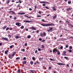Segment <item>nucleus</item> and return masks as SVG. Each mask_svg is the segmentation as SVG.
Wrapping results in <instances>:
<instances>
[{
	"instance_id": "a211bd4d",
	"label": "nucleus",
	"mask_w": 73,
	"mask_h": 73,
	"mask_svg": "<svg viewBox=\"0 0 73 73\" xmlns=\"http://www.w3.org/2000/svg\"><path fill=\"white\" fill-rule=\"evenodd\" d=\"M49 28L50 29V30L52 31V29H53V27H49Z\"/></svg>"
},
{
	"instance_id": "4d7b16f0",
	"label": "nucleus",
	"mask_w": 73,
	"mask_h": 73,
	"mask_svg": "<svg viewBox=\"0 0 73 73\" xmlns=\"http://www.w3.org/2000/svg\"><path fill=\"white\" fill-rule=\"evenodd\" d=\"M52 68V67L51 66H50L49 67L48 69H50Z\"/></svg>"
},
{
	"instance_id": "72a5a7b5",
	"label": "nucleus",
	"mask_w": 73,
	"mask_h": 73,
	"mask_svg": "<svg viewBox=\"0 0 73 73\" xmlns=\"http://www.w3.org/2000/svg\"><path fill=\"white\" fill-rule=\"evenodd\" d=\"M18 72H19V73H20V69H19L18 70Z\"/></svg>"
},
{
	"instance_id": "4c0bfd02",
	"label": "nucleus",
	"mask_w": 73,
	"mask_h": 73,
	"mask_svg": "<svg viewBox=\"0 0 73 73\" xmlns=\"http://www.w3.org/2000/svg\"><path fill=\"white\" fill-rule=\"evenodd\" d=\"M37 17H41V15H37Z\"/></svg>"
},
{
	"instance_id": "6e6d98bb",
	"label": "nucleus",
	"mask_w": 73,
	"mask_h": 73,
	"mask_svg": "<svg viewBox=\"0 0 73 73\" xmlns=\"http://www.w3.org/2000/svg\"><path fill=\"white\" fill-rule=\"evenodd\" d=\"M37 50H36L35 51V53H37Z\"/></svg>"
},
{
	"instance_id": "37998d69",
	"label": "nucleus",
	"mask_w": 73,
	"mask_h": 73,
	"mask_svg": "<svg viewBox=\"0 0 73 73\" xmlns=\"http://www.w3.org/2000/svg\"><path fill=\"white\" fill-rule=\"evenodd\" d=\"M9 29V28L7 27L6 29V31H8V29Z\"/></svg>"
},
{
	"instance_id": "a19ab883",
	"label": "nucleus",
	"mask_w": 73,
	"mask_h": 73,
	"mask_svg": "<svg viewBox=\"0 0 73 73\" xmlns=\"http://www.w3.org/2000/svg\"><path fill=\"white\" fill-rule=\"evenodd\" d=\"M45 40H42V42H45Z\"/></svg>"
},
{
	"instance_id": "c85d7f7f",
	"label": "nucleus",
	"mask_w": 73,
	"mask_h": 73,
	"mask_svg": "<svg viewBox=\"0 0 73 73\" xmlns=\"http://www.w3.org/2000/svg\"><path fill=\"white\" fill-rule=\"evenodd\" d=\"M69 48L70 49V50H71V49H72V46H70Z\"/></svg>"
},
{
	"instance_id": "864d4df0",
	"label": "nucleus",
	"mask_w": 73,
	"mask_h": 73,
	"mask_svg": "<svg viewBox=\"0 0 73 73\" xmlns=\"http://www.w3.org/2000/svg\"><path fill=\"white\" fill-rule=\"evenodd\" d=\"M68 4H70L71 3V2L70 1H69L68 2Z\"/></svg>"
},
{
	"instance_id": "20e7f679",
	"label": "nucleus",
	"mask_w": 73,
	"mask_h": 73,
	"mask_svg": "<svg viewBox=\"0 0 73 73\" xmlns=\"http://www.w3.org/2000/svg\"><path fill=\"white\" fill-rule=\"evenodd\" d=\"M42 26H43V27H48V24H41Z\"/></svg>"
},
{
	"instance_id": "9b49d317",
	"label": "nucleus",
	"mask_w": 73,
	"mask_h": 73,
	"mask_svg": "<svg viewBox=\"0 0 73 73\" xmlns=\"http://www.w3.org/2000/svg\"><path fill=\"white\" fill-rule=\"evenodd\" d=\"M53 19L54 20H55V19L56 18V17H57V15H55L53 17Z\"/></svg>"
},
{
	"instance_id": "680f3d73",
	"label": "nucleus",
	"mask_w": 73,
	"mask_h": 73,
	"mask_svg": "<svg viewBox=\"0 0 73 73\" xmlns=\"http://www.w3.org/2000/svg\"><path fill=\"white\" fill-rule=\"evenodd\" d=\"M25 46H27V43H25Z\"/></svg>"
},
{
	"instance_id": "bb28decb",
	"label": "nucleus",
	"mask_w": 73,
	"mask_h": 73,
	"mask_svg": "<svg viewBox=\"0 0 73 73\" xmlns=\"http://www.w3.org/2000/svg\"><path fill=\"white\" fill-rule=\"evenodd\" d=\"M26 63H27V62H26V61H25L23 62V64H24V65L25 64H26Z\"/></svg>"
},
{
	"instance_id": "e2e57ef3",
	"label": "nucleus",
	"mask_w": 73,
	"mask_h": 73,
	"mask_svg": "<svg viewBox=\"0 0 73 73\" xmlns=\"http://www.w3.org/2000/svg\"><path fill=\"white\" fill-rule=\"evenodd\" d=\"M39 13L40 14H41V12L40 11H39Z\"/></svg>"
},
{
	"instance_id": "39448f33",
	"label": "nucleus",
	"mask_w": 73,
	"mask_h": 73,
	"mask_svg": "<svg viewBox=\"0 0 73 73\" xmlns=\"http://www.w3.org/2000/svg\"><path fill=\"white\" fill-rule=\"evenodd\" d=\"M57 64H58L59 65H65V64H63L61 63H57Z\"/></svg>"
},
{
	"instance_id": "f704fd0d",
	"label": "nucleus",
	"mask_w": 73,
	"mask_h": 73,
	"mask_svg": "<svg viewBox=\"0 0 73 73\" xmlns=\"http://www.w3.org/2000/svg\"><path fill=\"white\" fill-rule=\"evenodd\" d=\"M8 52V51H5V54H7V52Z\"/></svg>"
},
{
	"instance_id": "2f4dec72",
	"label": "nucleus",
	"mask_w": 73,
	"mask_h": 73,
	"mask_svg": "<svg viewBox=\"0 0 73 73\" xmlns=\"http://www.w3.org/2000/svg\"><path fill=\"white\" fill-rule=\"evenodd\" d=\"M64 58H66V59H69V58L66 56L64 57Z\"/></svg>"
},
{
	"instance_id": "4be33fe9",
	"label": "nucleus",
	"mask_w": 73,
	"mask_h": 73,
	"mask_svg": "<svg viewBox=\"0 0 73 73\" xmlns=\"http://www.w3.org/2000/svg\"><path fill=\"white\" fill-rule=\"evenodd\" d=\"M57 53L58 55H60V51L58 50Z\"/></svg>"
},
{
	"instance_id": "5fc2aeb1",
	"label": "nucleus",
	"mask_w": 73,
	"mask_h": 73,
	"mask_svg": "<svg viewBox=\"0 0 73 73\" xmlns=\"http://www.w3.org/2000/svg\"><path fill=\"white\" fill-rule=\"evenodd\" d=\"M39 41H41V40H42V39L41 38H39Z\"/></svg>"
},
{
	"instance_id": "ea45409f",
	"label": "nucleus",
	"mask_w": 73,
	"mask_h": 73,
	"mask_svg": "<svg viewBox=\"0 0 73 73\" xmlns=\"http://www.w3.org/2000/svg\"><path fill=\"white\" fill-rule=\"evenodd\" d=\"M45 8H46V9H49V7H47V6H45Z\"/></svg>"
},
{
	"instance_id": "2eb2a0df",
	"label": "nucleus",
	"mask_w": 73,
	"mask_h": 73,
	"mask_svg": "<svg viewBox=\"0 0 73 73\" xmlns=\"http://www.w3.org/2000/svg\"><path fill=\"white\" fill-rule=\"evenodd\" d=\"M14 45H11L10 46V49H12V48H14Z\"/></svg>"
},
{
	"instance_id": "c9c22d12",
	"label": "nucleus",
	"mask_w": 73,
	"mask_h": 73,
	"mask_svg": "<svg viewBox=\"0 0 73 73\" xmlns=\"http://www.w3.org/2000/svg\"><path fill=\"white\" fill-rule=\"evenodd\" d=\"M32 60H35V57H32Z\"/></svg>"
},
{
	"instance_id": "423d86ee",
	"label": "nucleus",
	"mask_w": 73,
	"mask_h": 73,
	"mask_svg": "<svg viewBox=\"0 0 73 73\" xmlns=\"http://www.w3.org/2000/svg\"><path fill=\"white\" fill-rule=\"evenodd\" d=\"M54 24L52 23L51 24H48V26H54Z\"/></svg>"
},
{
	"instance_id": "9d476101",
	"label": "nucleus",
	"mask_w": 73,
	"mask_h": 73,
	"mask_svg": "<svg viewBox=\"0 0 73 73\" xmlns=\"http://www.w3.org/2000/svg\"><path fill=\"white\" fill-rule=\"evenodd\" d=\"M30 73H35V70H30Z\"/></svg>"
},
{
	"instance_id": "603ef678",
	"label": "nucleus",
	"mask_w": 73,
	"mask_h": 73,
	"mask_svg": "<svg viewBox=\"0 0 73 73\" xmlns=\"http://www.w3.org/2000/svg\"><path fill=\"white\" fill-rule=\"evenodd\" d=\"M25 13H21V15H25Z\"/></svg>"
},
{
	"instance_id": "a878e982",
	"label": "nucleus",
	"mask_w": 73,
	"mask_h": 73,
	"mask_svg": "<svg viewBox=\"0 0 73 73\" xmlns=\"http://www.w3.org/2000/svg\"><path fill=\"white\" fill-rule=\"evenodd\" d=\"M33 62L32 61H31L30 62V64L31 65H33Z\"/></svg>"
},
{
	"instance_id": "052dcab7",
	"label": "nucleus",
	"mask_w": 73,
	"mask_h": 73,
	"mask_svg": "<svg viewBox=\"0 0 73 73\" xmlns=\"http://www.w3.org/2000/svg\"><path fill=\"white\" fill-rule=\"evenodd\" d=\"M66 48H68V45H66Z\"/></svg>"
},
{
	"instance_id": "6ab92c4d",
	"label": "nucleus",
	"mask_w": 73,
	"mask_h": 73,
	"mask_svg": "<svg viewBox=\"0 0 73 73\" xmlns=\"http://www.w3.org/2000/svg\"><path fill=\"white\" fill-rule=\"evenodd\" d=\"M32 29H33V30H36V28H35V27H33L31 28Z\"/></svg>"
},
{
	"instance_id": "a18cd8bd",
	"label": "nucleus",
	"mask_w": 73,
	"mask_h": 73,
	"mask_svg": "<svg viewBox=\"0 0 73 73\" xmlns=\"http://www.w3.org/2000/svg\"><path fill=\"white\" fill-rule=\"evenodd\" d=\"M21 51H23L24 52H25V49H22L21 50Z\"/></svg>"
},
{
	"instance_id": "09e8293b",
	"label": "nucleus",
	"mask_w": 73,
	"mask_h": 73,
	"mask_svg": "<svg viewBox=\"0 0 73 73\" xmlns=\"http://www.w3.org/2000/svg\"><path fill=\"white\" fill-rule=\"evenodd\" d=\"M20 57H18L16 58V60H19V59H20Z\"/></svg>"
},
{
	"instance_id": "7c9ffc66",
	"label": "nucleus",
	"mask_w": 73,
	"mask_h": 73,
	"mask_svg": "<svg viewBox=\"0 0 73 73\" xmlns=\"http://www.w3.org/2000/svg\"><path fill=\"white\" fill-rule=\"evenodd\" d=\"M66 51H64L63 52V54H66Z\"/></svg>"
},
{
	"instance_id": "f03ea898",
	"label": "nucleus",
	"mask_w": 73,
	"mask_h": 73,
	"mask_svg": "<svg viewBox=\"0 0 73 73\" xmlns=\"http://www.w3.org/2000/svg\"><path fill=\"white\" fill-rule=\"evenodd\" d=\"M58 51V50L56 48H55L53 49V53H56Z\"/></svg>"
},
{
	"instance_id": "49530a36",
	"label": "nucleus",
	"mask_w": 73,
	"mask_h": 73,
	"mask_svg": "<svg viewBox=\"0 0 73 73\" xmlns=\"http://www.w3.org/2000/svg\"><path fill=\"white\" fill-rule=\"evenodd\" d=\"M41 36V37H42V36H44V34H41L40 35Z\"/></svg>"
},
{
	"instance_id": "412c9836",
	"label": "nucleus",
	"mask_w": 73,
	"mask_h": 73,
	"mask_svg": "<svg viewBox=\"0 0 73 73\" xmlns=\"http://www.w3.org/2000/svg\"><path fill=\"white\" fill-rule=\"evenodd\" d=\"M7 26L5 25V26H4L3 28H2V29H5V28H7Z\"/></svg>"
},
{
	"instance_id": "79ce46f5",
	"label": "nucleus",
	"mask_w": 73,
	"mask_h": 73,
	"mask_svg": "<svg viewBox=\"0 0 73 73\" xmlns=\"http://www.w3.org/2000/svg\"><path fill=\"white\" fill-rule=\"evenodd\" d=\"M42 22H43V21H44V22L45 23V21H44V19H42Z\"/></svg>"
},
{
	"instance_id": "473e14b6",
	"label": "nucleus",
	"mask_w": 73,
	"mask_h": 73,
	"mask_svg": "<svg viewBox=\"0 0 73 73\" xmlns=\"http://www.w3.org/2000/svg\"><path fill=\"white\" fill-rule=\"evenodd\" d=\"M50 61H54V59H53L52 58H50Z\"/></svg>"
},
{
	"instance_id": "c756f323",
	"label": "nucleus",
	"mask_w": 73,
	"mask_h": 73,
	"mask_svg": "<svg viewBox=\"0 0 73 73\" xmlns=\"http://www.w3.org/2000/svg\"><path fill=\"white\" fill-rule=\"evenodd\" d=\"M21 29H24V27L23 26H22L21 27Z\"/></svg>"
},
{
	"instance_id": "0eeeda50",
	"label": "nucleus",
	"mask_w": 73,
	"mask_h": 73,
	"mask_svg": "<svg viewBox=\"0 0 73 73\" xmlns=\"http://www.w3.org/2000/svg\"><path fill=\"white\" fill-rule=\"evenodd\" d=\"M24 22H25V23H31L32 22V21H25V20H24L23 21Z\"/></svg>"
},
{
	"instance_id": "cd10ccee",
	"label": "nucleus",
	"mask_w": 73,
	"mask_h": 73,
	"mask_svg": "<svg viewBox=\"0 0 73 73\" xmlns=\"http://www.w3.org/2000/svg\"><path fill=\"white\" fill-rule=\"evenodd\" d=\"M68 52H69V53H71V52H72V50H68Z\"/></svg>"
},
{
	"instance_id": "6e6552de",
	"label": "nucleus",
	"mask_w": 73,
	"mask_h": 73,
	"mask_svg": "<svg viewBox=\"0 0 73 73\" xmlns=\"http://www.w3.org/2000/svg\"><path fill=\"white\" fill-rule=\"evenodd\" d=\"M15 38L16 39H18V38H21V36H15Z\"/></svg>"
},
{
	"instance_id": "bf43d9fd",
	"label": "nucleus",
	"mask_w": 73,
	"mask_h": 73,
	"mask_svg": "<svg viewBox=\"0 0 73 73\" xmlns=\"http://www.w3.org/2000/svg\"><path fill=\"white\" fill-rule=\"evenodd\" d=\"M14 20H16V17H15L14 18Z\"/></svg>"
},
{
	"instance_id": "de8ad7c7",
	"label": "nucleus",
	"mask_w": 73,
	"mask_h": 73,
	"mask_svg": "<svg viewBox=\"0 0 73 73\" xmlns=\"http://www.w3.org/2000/svg\"><path fill=\"white\" fill-rule=\"evenodd\" d=\"M8 36L10 38V37H11V35H8Z\"/></svg>"
},
{
	"instance_id": "0e129e2a",
	"label": "nucleus",
	"mask_w": 73,
	"mask_h": 73,
	"mask_svg": "<svg viewBox=\"0 0 73 73\" xmlns=\"http://www.w3.org/2000/svg\"><path fill=\"white\" fill-rule=\"evenodd\" d=\"M29 10L30 11H32V9L30 8L29 9Z\"/></svg>"
},
{
	"instance_id": "dca6fc26",
	"label": "nucleus",
	"mask_w": 73,
	"mask_h": 73,
	"mask_svg": "<svg viewBox=\"0 0 73 73\" xmlns=\"http://www.w3.org/2000/svg\"><path fill=\"white\" fill-rule=\"evenodd\" d=\"M24 16H25V17H27V18H29V19H31V17H28V16H27L26 15H25Z\"/></svg>"
},
{
	"instance_id": "f8f14e48",
	"label": "nucleus",
	"mask_w": 73,
	"mask_h": 73,
	"mask_svg": "<svg viewBox=\"0 0 73 73\" xmlns=\"http://www.w3.org/2000/svg\"><path fill=\"white\" fill-rule=\"evenodd\" d=\"M8 56L9 58H12V57H13V56H12V55L9 54V55Z\"/></svg>"
},
{
	"instance_id": "13d9d810",
	"label": "nucleus",
	"mask_w": 73,
	"mask_h": 73,
	"mask_svg": "<svg viewBox=\"0 0 73 73\" xmlns=\"http://www.w3.org/2000/svg\"><path fill=\"white\" fill-rule=\"evenodd\" d=\"M26 60V58L25 57L23 58V60Z\"/></svg>"
},
{
	"instance_id": "774afa93",
	"label": "nucleus",
	"mask_w": 73,
	"mask_h": 73,
	"mask_svg": "<svg viewBox=\"0 0 73 73\" xmlns=\"http://www.w3.org/2000/svg\"><path fill=\"white\" fill-rule=\"evenodd\" d=\"M70 38H72V39H73V36H71Z\"/></svg>"
},
{
	"instance_id": "69168bd1",
	"label": "nucleus",
	"mask_w": 73,
	"mask_h": 73,
	"mask_svg": "<svg viewBox=\"0 0 73 73\" xmlns=\"http://www.w3.org/2000/svg\"><path fill=\"white\" fill-rule=\"evenodd\" d=\"M38 32H39V31L38 30L36 31V33H38Z\"/></svg>"
},
{
	"instance_id": "7ed1b4c3",
	"label": "nucleus",
	"mask_w": 73,
	"mask_h": 73,
	"mask_svg": "<svg viewBox=\"0 0 73 73\" xmlns=\"http://www.w3.org/2000/svg\"><path fill=\"white\" fill-rule=\"evenodd\" d=\"M16 25H18V27H20L21 25V23H16Z\"/></svg>"
},
{
	"instance_id": "f3484780",
	"label": "nucleus",
	"mask_w": 73,
	"mask_h": 73,
	"mask_svg": "<svg viewBox=\"0 0 73 73\" xmlns=\"http://www.w3.org/2000/svg\"><path fill=\"white\" fill-rule=\"evenodd\" d=\"M16 54V52H14L13 54L12 55L13 56H15V54Z\"/></svg>"
},
{
	"instance_id": "393cba45",
	"label": "nucleus",
	"mask_w": 73,
	"mask_h": 73,
	"mask_svg": "<svg viewBox=\"0 0 73 73\" xmlns=\"http://www.w3.org/2000/svg\"><path fill=\"white\" fill-rule=\"evenodd\" d=\"M10 0H8L7 1V4H9V2H10Z\"/></svg>"
},
{
	"instance_id": "338daca9",
	"label": "nucleus",
	"mask_w": 73,
	"mask_h": 73,
	"mask_svg": "<svg viewBox=\"0 0 73 73\" xmlns=\"http://www.w3.org/2000/svg\"><path fill=\"white\" fill-rule=\"evenodd\" d=\"M66 23H69V21H66Z\"/></svg>"
},
{
	"instance_id": "3c124183",
	"label": "nucleus",
	"mask_w": 73,
	"mask_h": 73,
	"mask_svg": "<svg viewBox=\"0 0 73 73\" xmlns=\"http://www.w3.org/2000/svg\"><path fill=\"white\" fill-rule=\"evenodd\" d=\"M35 9H36V8H37V6H36V5H35Z\"/></svg>"
},
{
	"instance_id": "8fccbe9b",
	"label": "nucleus",
	"mask_w": 73,
	"mask_h": 73,
	"mask_svg": "<svg viewBox=\"0 0 73 73\" xmlns=\"http://www.w3.org/2000/svg\"><path fill=\"white\" fill-rule=\"evenodd\" d=\"M63 48V46H61L60 47V49H62Z\"/></svg>"
},
{
	"instance_id": "58836bf2",
	"label": "nucleus",
	"mask_w": 73,
	"mask_h": 73,
	"mask_svg": "<svg viewBox=\"0 0 73 73\" xmlns=\"http://www.w3.org/2000/svg\"><path fill=\"white\" fill-rule=\"evenodd\" d=\"M41 46H42V48H44V45H42Z\"/></svg>"
},
{
	"instance_id": "aec40b11",
	"label": "nucleus",
	"mask_w": 73,
	"mask_h": 73,
	"mask_svg": "<svg viewBox=\"0 0 73 73\" xmlns=\"http://www.w3.org/2000/svg\"><path fill=\"white\" fill-rule=\"evenodd\" d=\"M53 9L54 11H56V9L55 8V7L54 6L53 7Z\"/></svg>"
},
{
	"instance_id": "5701e85b",
	"label": "nucleus",
	"mask_w": 73,
	"mask_h": 73,
	"mask_svg": "<svg viewBox=\"0 0 73 73\" xmlns=\"http://www.w3.org/2000/svg\"><path fill=\"white\" fill-rule=\"evenodd\" d=\"M43 36H44V37H45L46 35V34L45 33H43Z\"/></svg>"
},
{
	"instance_id": "f257e3e1",
	"label": "nucleus",
	"mask_w": 73,
	"mask_h": 73,
	"mask_svg": "<svg viewBox=\"0 0 73 73\" xmlns=\"http://www.w3.org/2000/svg\"><path fill=\"white\" fill-rule=\"evenodd\" d=\"M40 3L42 4V3H45V4H49V3L48 2H46L45 1H43L42 2H40Z\"/></svg>"
},
{
	"instance_id": "ddd939ff",
	"label": "nucleus",
	"mask_w": 73,
	"mask_h": 73,
	"mask_svg": "<svg viewBox=\"0 0 73 73\" xmlns=\"http://www.w3.org/2000/svg\"><path fill=\"white\" fill-rule=\"evenodd\" d=\"M2 39H4L5 40H6V41H8V39L7 38H3Z\"/></svg>"
},
{
	"instance_id": "c03bdc74",
	"label": "nucleus",
	"mask_w": 73,
	"mask_h": 73,
	"mask_svg": "<svg viewBox=\"0 0 73 73\" xmlns=\"http://www.w3.org/2000/svg\"><path fill=\"white\" fill-rule=\"evenodd\" d=\"M38 51H41V49H40V48H38Z\"/></svg>"
},
{
	"instance_id": "1a4fd4ad",
	"label": "nucleus",
	"mask_w": 73,
	"mask_h": 73,
	"mask_svg": "<svg viewBox=\"0 0 73 73\" xmlns=\"http://www.w3.org/2000/svg\"><path fill=\"white\" fill-rule=\"evenodd\" d=\"M9 12H12L13 15H16V14L15 12L13 11H10Z\"/></svg>"
},
{
	"instance_id": "e433bc0d",
	"label": "nucleus",
	"mask_w": 73,
	"mask_h": 73,
	"mask_svg": "<svg viewBox=\"0 0 73 73\" xmlns=\"http://www.w3.org/2000/svg\"><path fill=\"white\" fill-rule=\"evenodd\" d=\"M42 6H45V5H46V4L45 3L43 4L42 5Z\"/></svg>"
},
{
	"instance_id": "4468645a",
	"label": "nucleus",
	"mask_w": 73,
	"mask_h": 73,
	"mask_svg": "<svg viewBox=\"0 0 73 73\" xmlns=\"http://www.w3.org/2000/svg\"><path fill=\"white\" fill-rule=\"evenodd\" d=\"M72 9V8L71 7H70L69 8H68L67 9H66V11H69L70 9Z\"/></svg>"
},
{
	"instance_id": "b1692460",
	"label": "nucleus",
	"mask_w": 73,
	"mask_h": 73,
	"mask_svg": "<svg viewBox=\"0 0 73 73\" xmlns=\"http://www.w3.org/2000/svg\"><path fill=\"white\" fill-rule=\"evenodd\" d=\"M27 37L28 38H31V36L30 35H29Z\"/></svg>"
}]
</instances>
